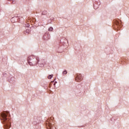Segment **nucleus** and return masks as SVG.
Segmentation results:
<instances>
[{"label": "nucleus", "mask_w": 129, "mask_h": 129, "mask_svg": "<svg viewBox=\"0 0 129 129\" xmlns=\"http://www.w3.org/2000/svg\"><path fill=\"white\" fill-rule=\"evenodd\" d=\"M27 62L30 66H36L40 62V58L35 55H30L27 57Z\"/></svg>", "instance_id": "obj_1"}, {"label": "nucleus", "mask_w": 129, "mask_h": 129, "mask_svg": "<svg viewBox=\"0 0 129 129\" xmlns=\"http://www.w3.org/2000/svg\"><path fill=\"white\" fill-rule=\"evenodd\" d=\"M4 120V124L6 129H9L11 127V121L10 120H8L7 118V114L5 113H3L1 114Z\"/></svg>", "instance_id": "obj_2"}, {"label": "nucleus", "mask_w": 129, "mask_h": 129, "mask_svg": "<svg viewBox=\"0 0 129 129\" xmlns=\"http://www.w3.org/2000/svg\"><path fill=\"white\" fill-rule=\"evenodd\" d=\"M82 75H81V74H77L75 78L76 81H77L78 82L81 81V80H82Z\"/></svg>", "instance_id": "obj_3"}, {"label": "nucleus", "mask_w": 129, "mask_h": 129, "mask_svg": "<svg viewBox=\"0 0 129 129\" xmlns=\"http://www.w3.org/2000/svg\"><path fill=\"white\" fill-rule=\"evenodd\" d=\"M38 66L39 67L43 68L44 66H45V64H46V61L44 59L40 60L39 62H38Z\"/></svg>", "instance_id": "obj_4"}, {"label": "nucleus", "mask_w": 129, "mask_h": 129, "mask_svg": "<svg viewBox=\"0 0 129 129\" xmlns=\"http://www.w3.org/2000/svg\"><path fill=\"white\" fill-rule=\"evenodd\" d=\"M15 80H16V79L15 78H11L9 81L10 82H14L15 81Z\"/></svg>", "instance_id": "obj_5"}, {"label": "nucleus", "mask_w": 129, "mask_h": 129, "mask_svg": "<svg viewBox=\"0 0 129 129\" xmlns=\"http://www.w3.org/2000/svg\"><path fill=\"white\" fill-rule=\"evenodd\" d=\"M52 78H53V75H50L48 76V79H52Z\"/></svg>", "instance_id": "obj_6"}, {"label": "nucleus", "mask_w": 129, "mask_h": 129, "mask_svg": "<svg viewBox=\"0 0 129 129\" xmlns=\"http://www.w3.org/2000/svg\"><path fill=\"white\" fill-rule=\"evenodd\" d=\"M53 27H50V28L48 29L49 32H52V31H53Z\"/></svg>", "instance_id": "obj_7"}, {"label": "nucleus", "mask_w": 129, "mask_h": 129, "mask_svg": "<svg viewBox=\"0 0 129 129\" xmlns=\"http://www.w3.org/2000/svg\"><path fill=\"white\" fill-rule=\"evenodd\" d=\"M67 74V71H64L62 72V75H66Z\"/></svg>", "instance_id": "obj_8"}, {"label": "nucleus", "mask_w": 129, "mask_h": 129, "mask_svg": "<svg viewBox=\"0 0 129 129\" xmlns=\"http://www.w3.org/2000/svg\"><path fill=\"white\" fill-rule=\"evenodd\" d=\"M48 126H49L50 129H52V124H51V123H49L48 124Z\"/></svg>", "instance_id": "obj_9"}, {"label": "nucleus", "mask_w": 129, "mask_h": 129, "mask_svg": "<svg viewBox=\"0 0 129 129\" xmlns=\"http://www.w3.org/2000/svg\"><path fill=\"white\" fill-rule=\"evenodd\" d=\"M55 84H54V85H55Z\"/></svg>", "instance_id": "obj_10"}]
</instances>
